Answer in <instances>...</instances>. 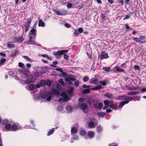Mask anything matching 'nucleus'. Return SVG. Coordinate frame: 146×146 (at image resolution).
<instances>
[{
    "instance_id": "1",
    "label": "nucleus",
    "mask_w": 146,
    "mask_h": 146,
    "mask_svg": "<svg viewBox=\"0 0 146 146\" xmlns=\"http://www.w3.org/2000/svg\"><path fill=\"white\" fill-rule=\"evenodd\" d=\"M59 93V91L58 89L52 88L51 92H44L41 95V96L42 98L45 100L50 101L54 94L58 95Z\"/></svg>"
},
{
    "instance_id": "2",
    "label": "nucleus",
    "mask_w": 146,
    "mask_h": 146,
    "mask_svg": "<svg viewBox=\"0 0 146 146\" xmlns=\"http://www.w3.org/2000/svg\"><path fill=\"white\" fill-rule=\"evenodd\" d=\"M36 34V30L35 28H32L29 33V40L28 41L29 44H34L36 45L35 39Z\"/></svg>"
},
{
    "instance_id": "3",
    "label": "nucleus",
    "mask_w": 146,
    "mask_h": 146,
    "mask_svg": "<svg viewBox=\"0 0 146 146\" xmlns=\"http://www.w3.org/2000/svg\"><path fill=\"white\" fill-rule=\"evenodd\" d=\"M23 76L24 77L25 79H26L24 82L25 84H27L28 83L33 82L35 81L36 79L35 78L28 76L24 72H23Z\"/></svg>"
},
{
    "instance_id": "4",
    "label": "nucleus",
    "mask_w": 146,
    "mask_h": 146,
    "mask_svg": "<svg viewBox=\"0 0 146 146\" xmlns=\"http://www.w3.org/2000/svg\"><path fill=\"white\" fill-rule=\"evenodd\" d=\"M61 95L63 98L61 97L59 98L58 100V102L67 101L70 99V97L68 96L65 92L62 93Z\"/></svg>"
},
{
    "instance_id": "5",
    "label": "nucleus",
    "mask_w": 146,
    "mask_h": 146,
    "mask_svg": "<svg viewBox=\"0 0 146 146\" xmlns=\"http://www.w3.org/2000/svg\"><path fill=\"white\" fill-rule=\"evenodd\" d=\"M104 102L105 106L103 108V110H105L108 107L111 108L113 107V102L112 101L107 100L105 101Z\"/></svg>"
},
{
    "instance_id": "6",
    "label": "nucleus",
    "mask_w": 146,
    "mask_h": 146,
    "mask_svg": "<svg viewBox=\"0 0 146 146\" xmlns=\"http://www.w3.org/2000/svg\"><path fill=\"white\" fill-rule=\"evenodd\" d=\"M68 52L67 50H62L56 52H54L53 54L57 58L60 57L61 56L64 54L67 53Z\"/></svg>"
},
{
    "instance_id": "7",
    "label": "nucleus",
    "mask_w": 146,
    "mask_h": 146,
    "mask_svg": "<svg viewBox=\"0 0 146 146\" xmlns=\"http://www.w3.org/2000/svg\"><path fill=\"white\" fill-rule=\"evenodd\" d=\"M27 21L25 23L24 26L25 27V32L27 31L30 27V24L31 23V19L30 18H29L27 19Z\"/></svg>"
},
{
    "instance_id": "8",
    "label": "nucleus",
    "mask_w": 146,
    "mask_h": 146,
    "mask_svg": "<svg viewBox=\"0 0 146 146\" xmlns=\"http://www.w3.org/2000/svg\"><path fill=\"white\" fill-rule=\"evenodd\" d=\"M21 125L17 123H14L12 126L11 131H15L21 129Z\"/></svg>"
},
{
    "instance_id": "9",
    "label": "nucleus",
    "mask_w": 146,
    "mask_h": 146,
    "mask_svg": "<svg viewBox=\"0 0 146 146\" xmlns=\"http://www.w3.org/2000/svg\"><path fill=\"white\" fill-rule=\"evenodd\" d=\"M53 11L55 14L58 15H64L66 13V11L63 9L61 10L60 11L55 10Z\"/></svg>"
},
{
    "instance_id": "10",
    "label": "nucleus",
    "mask_w": 146,
    "mask_h": 146,
    "mask_svg": "<svg viewBox=\"0 0 146 146\" xmlns=\"http://www.w3.org/2000/svg\"><path fill=\"white\" fill-rule=\"evenodd\" d=\"M108 53L102 51L101 52L98 58L103 59L108 58Z\"/></svg>"
},
{
    "instance_id": "11",
    "label": "nucleus",
    "mask_w": 146,
    "mask_h": 146,
    "mask_svg": "<svg viewBox=\"0 0 146 146\" xmlns=\"http://www.w3.org/2000/svg\"><path fill=\"white\" fill-rule=\"evenodd\" d=\"M118 98L120 100H125V101H129L133 100V97L126 96H119L118 97Z\"/></svg>"
},
{
    "instance_id": "12",
    "label": "nucleus",
    "mask_w": 146,
    "mask_h": 146,
    "mask_svg": "<svg viewBox=\"0 0 146 146\" xmlns=\"http://www.w3.org/2000/svg\"><path fill=\"white\" fill-rule=\"evenodd\" d=\"M81 108L82 110L85 113H87L88 111L87 109L88 108V106L87 104L84 103L82 104H81Z\"/></svg>"
},
{
    "instance_id": "13",
    "label": "nucleus",
    "mask_w": 146,
    "mask_h": 146,
    "mask_svg": "<svg viewBox=\"0 0 146 146\" xmlns=\"http://www.w3.org/2000/svg\"><path fill=\"white\" fill-rule=\"evenodd\" d=\"M113 71L115 73L123 72L125 73L124 70L123 69L120 68L119 67L117 66H115L113 70Z\"/></svg>"
},
{
    "instance_id": "14",
    "label": "nucleus",
    "mask_w": 146,
    "mask_h": 146,
    "mask_svg": "<svg viewBox=\"0 0 146 146\" xmlns=\"http://www.w3.org/2000/svg\"><path fill=\"white\" fill-rule=\"evenodd\" d=\"M24 38L23 37V36L19 37H15L14 40L15 42L21 43L23 40Z\"/></svg>"
},
{
    "instance_id": "15",
    "label": "nucleus",
    "mask_w": 146,
    "mask_h": 146,
    "mask_svg": "<svg viewBox=\"0 0 146 146\" xmlns=\"http://www.w3.org/2000/svg\"><path fill=\"white\" fill-rule=\"evenodd\" d=\"M12 126L11 124H9L7 125H6L4 128L3 129V131H11V130Z\"/></svg>"
},
{
    "instance_id": "16",
    "label": "nucleus",
    "mask_w": 146,
    "mask_h": 146,
    "mask_svg": "<svg viewBox=\"0 0 146 146\" xmlns=\"http://www.w3.org/2000/svg\"><path fill=\"white\" fill-rule=\"evenodd\" d=\"M74 87H72L69 88V89L67 90L66 92L68 94L72 96L74 93Z\"/></svg>"
},
{
    "instance_id": "17",
    "label": "nucleus",
    "mask_w": 146,
    "mask_h": 146,
    "mask_svg": "<svg viewBox=\"0 0 146 146\" xmlns=\"http://www.w3.org/2000/svg\"><path fill=\"white\" fill-rule=\"evenodd\" d=\"M65 80L66 82H69L70 84H72V81H75V79L74 78H70V77L66 78Z\"/></svg>"
},
{
    "instance_id": "18",
    "label": "nucleus",
    "mask_w": 146,
    "mask_h": 146,
    "mask_svg": "<svg viewBox=\"0 0 146 146\" xmlns=\"http://www.w3.org/2000/svg\"><path fill=\"white\" fill-rule=\"evenodd\" d=\"M129 102V101H125L121 102L119 105L118 108L119 109L121 108L125 104L128 103Z\"/></svg>"
},
{
    "instance_id": "19",
    "label": "nucleus",
    "mask_w": 146,
    "mask_h": 146,
    "mask_svg": "<svg viewBox=\"0 0 146 146\" xmlns=\"http://www.w3.org/2000/svg\"><path fill=\"white\" fill-rule=\"evenodd\" d=\"M7 46L9 48H13L15 47V44L12 42L7 43Z\"/></svg>"
},
{
    "instance_id": "20",
    "label": "nucleus",
    "mask_w": 146,
    "mask_h": 146,
    "mask_svg": "<svg viewBox=\"0 0 146 146\" xmlns=\"http://www.w3.org/2000/svg\"><path fill=\"white\" fill-rule=\"evenodd\" d=\"M98 80L96 78H92L89 81L91 84H96L98 82Z\"/></svg>"
},
{
    "instance_id": "21",
    "label": "nucleus",
    "mask_w": 146,
    "mask_h": 146,
    "mask_svg": "<svg viewBox=\"0 0 146 146\" xmlns=\"http://www.w3.org/2000/svg\"><path fill=\"white\" fill-rule=\"evenodd\" d=\"M19 66L20 68H22L24 69L25 70V71L27 72H29V70L25 68V64L21 62H19Z\"/></svg>"
},
{
    "instance_id": "22",
    "label": "nucleus",
    "mask_w": 146,
    "mask_h": 146,
    "mask_svg": "<svg viewBox=\"0 0 146 146\" xmlns=\"http://www.w3.org/2000/svg\"><path fill=\"white\" fill-rule=\"evenodd\" d=\"M146 42V40L145 38V36H141L140 38H139V42L142 43L145 42Z\"/></svg>"
},
{
    "instance_id": "23",
    "label": "nucleus",
    "mask_w": 146,
    "mask_h": 146,
    "mask_svg": "<svg viewBox=\"0 0 146 146\" xmlns=\"http://www.w3.org/2000/svg\"><path fill=\"white\" fill-rule=\"evenodd\" d=\"M104 96L107 97L109 99H112L113 98V96L112 94L110 93H106L104 94Z\"/></svg>"
},
{
    "instance_id": "24",
    "label": "nucleus",
    "mask_w": 146,
    "mask_h": 146,
    "mask_svg": "<svg viewBox=\"0 0 146 146\" xmlns=\"http://www.w3.org/2000/svg\"><path fill=\"white\" fill-rule=\"evenodd\" d=\"M71 134L73 136V134L76 133L77 132V129L76 127H74L72 128L71 129Z\"/></svg>"
},
{
    "instance_id": "25",
    "label": "nucleus",
    "mask_w": 146,
    "mask_h": 146,
    "mask_svg": "<svg viewBox=\"0 0 146 146\" xmlns=\"http://www.w3.org/2000/svg\"><path fill=\"white\" fill-rule=\"evenodd\" d=\"M89 137L90 138H92L94 137V133L93 132L90 131L88 132L87 133Z\"/></svg>"
},
{
    "instance_id": "26",
    "label": "nucleus",
    "mask_w": 146,
    "mask_h": 146,
    "mask_svg": "<svg viewBox=\"0 0 146 146\" xmlns=\"http://www.w3.org/2000/svg\"><path fill=\"white\" fill-rule=\"evenodd\" d=\"M45 24L44 22L41 19H40L39 21L38 25L39 27H44L45 26Z\"/></svg>"
},
{
    "instance_id": "27",
    "label": "nucleus",
    "mask_w": 146,
    "mask_h": 146,
    "mask_svg": "<svg viewBox=\"0 0 146 146\" xmlns=\"http://www.w3.org/2000/svg\"><path fill=\"white\" fill-rule=\"evenodd\" d=\"M66 109L67 111L70 113L72 112V108L69 105H67L66 107Z\"/></svg>"
},
{
    "instance_id": "28",
    "label": "nucleus",
    "mask_w": 146,
    "mask_h": 146,
    "mask_svg": "<svg viewBox=\"0 0 146 146\" xmlns=\"http://www.w3.org/2000/svg\"><path fill=\"white\" fill-rule=\"evenodd\" d=\"M140 92H138L132 91L129 92L127 95L129 96H133L136 94H138Z\"/></svg>"
},
{
    "instance_id": "29",
    "label": "nucleus",
    "mask_w": 146,
    "mask_h": 146,
    "mask_svg": "<svg viewBox=\"0 0 146 146\" xmlns=\"http://www.w3.org/2000/svg\"><path fill=\"white\" fill-rule=\"evenodd\" d=\"M80 135L83 136L85 135L86 133V131L84 129H81L80 130Z\"/></svg>"
},
{
    "instance_id": "30",
    "label": "nucleus",
    "mask_w": 146,
    "mask_h": 146,
    "mask_svg": "<svg viewBox=\"0 0 146 146\" xmlns=\"http://www.w3.org/2000/svg\"><path fill=\"white\" fill-rule=\"evenodd\" d=\"M109 82L108 80H104L102 81H100V83H101L102 85L103 86H105Z\"/></svg>"
},
{
    "instance_id": "31",
    "label": "nucleus",
    "mask_w": 146,
    "mask_h": 146,
    "mask_svg": "<svg viewBox=\"0 0 146 146\" xmlns=\"http://www.w3.org/2000/svg\"><path fill=\"white\" fill-rule=\"evenodd\" d=\"M78 139V137L77 135H74V137H72V138H71L70 140V142L71 143H73L74 140H77Z\"/></svg>"
},
{
    "instance_id": "32",
    "label": "nucleus",
    "mask_w": 146,
    "mask_h": 146,
    "mask_svg": "<svg viewBox=\"0 0 146 146\" xmlns=\"http://www.w3.org/2000/svg\"><path fill=\"white\" fill-rule=\"evenodd\" d=\"M55 130V129L54 128H52V129H50L49 131L48 132V134H47V135L48 136H50L54 132V131Z\"/></svg>"
},
{
    "instance_id": "33",
    "label": "nucleus",
    "mask_w": 146,
    "mask_h": 146,
    "mask_svg": "<svg viewBox=\"0 0 146 146\" xmlns=\"http://www.w3.org/2000/svg\"><path fill=\"white\" fill-rule=\"evenodd\" d=\"M106 114V113L102 112H100L97 113L99 117H104Z\"/></svg>"
},
{
    "instance_id": "34",
    "label": "nucleus",
    "mask_w": 146,
    "mask_h": 146,
    "mask_svg": "<svg viewBox=\"0 0 146 146\" xmlns=\"http://www.w3.org/2000/svg\"><path fill=\"white\" fill-rule=\"evenodd\" d=\"M56 70L59 71L62 73L64 76H65L66 74V73L64 72L63 70L60 68H56Z\"/></svg>"
},
{
    "instance_id": "35",
    "label": "nucleus",
    "mask_w": 146,
    "mask_h": 146,
    "mask_svg": "<svg viewBox=\"0 0 146 146\" xmlns=\"http://www.w3.org/2000/svg\"><path fill=\"white\" fill-rule=\"evenodd\" d=\"M90 88L84 89L82 91V93L84 94L89 93L90 92Z\"/></svg>"
},
{
    "instance_id": "36",
    "label": "nucleus",
    "mask_w": 146,
    "mask_h": 146,
    "mask_svg": "<svg viewBox=\"0 0 146 146\" xmlns=\"http://www.w3.org/2000/svg\"><path fill=\"white\" fill-rule=\"evenodd\" d=\"M29 89L31 90H33L35 88V86L33 84L30 85L29 86Z\"/></svg>"
},
{
    "instance_id": "37",
    "label": "nucleus",
    "mask_w": 146,
    "mask_h": 146,
    "mask_svg": "<svg viewBox=\"0 0 146 146\" xmlns=\"http://www.w3.org/2000/svg\"><path fill=\"white\" fill-rule=\"evenodd\" d=\"M102 88V86L101 85H99L95 87V90H99Z\"/></svg>"
},
{
    "instance_id": "38",
    "label": "nucleus",
    "mask_w": 146,
    "mask_h": 146,
    "mask_svg": "<svg viewBox=\"0 0 146 146\" xmlns=\"http://www.w3.org/2000/svg\"><path fill=\"white\" fill-rule=\"evenodd\" d=\"M51 82L50 80H47L46 81L45 85H47L48 86H50L51 85Z\"/></svg>"
},
{
    "instance_id": "39",
    "label": "nucleus",
    "mask_w": 146,
    "mask_h": 146,
    "mask_svg": "<svg viewBox=\"0 0 146 146\" xmlns=\"http://www.w3.org/2000/svg\"><path fill=\"white\" fill-rule=\"evenodd\" d=\"M6 60L5 58H2L0 60V65L3 64L6 61Z\"/></svg>"
},
{
    "instance_id": "40",
    "label": "nucleus",
    "mask_w": 146,
    "mask_h": 146,
    "mask_svg": "<svg viewBox=\"0 0 146 146\" xmlns=\"http://www.w3.org/2000/svg\"><path fill=\"white\" fill-rule=\"evenodd\" d=\"M46 81L44 80H41L40 82V84L41 86L45 85Z\"/></svg>"
},
{
    "instance_id": "41",
    "label": "nucleus",
    "mask_w": 146,
    "mask_h": 146,
    "mask_svg": "<svg viewBox=\"0 0 146 146\" xmlns=\"http://www.w3.org/2000/svg\"><path fill=\"white\" fill-rule=\"evenodd\" d=\"M103 106V104L102 103H99L98 104V108L99 110H101Z\"/></svg>"
},
{
    "instance_id": "42",
    "label": "nucleus",
    "mask_w": 146,
    "mask_h": 146,
    "mask_svg": "<svg viewBox=\"0 0 146 146\" xmlns=\"http://www.w3.org/2000/svg\"><path fill=\"white\" fill-rule=\"evenodd\" d=\"M23 57L29 62L31 61V59L28 56H23Z\"/></svg>"
},
{
    "instance_id": "43",
    "label": "nucleus",
    "mask_w": 146,
    "mask_h": 146,
    "mask_svg": "<svg viewBox=\"0 0 146 146\" xmlns=\"http://www.w3.org/2000/svg\"><path fill=\"white\" fill-rule=\"evenodd\" d=\"M89 79V77L87 76H86L84 77L83 81L84 82H86L88 81Z\"/></svg>"
},
{
    "instance_id": "44",
    "label": "nucleus",
    "mask_w": 146,
    "mask_h": 146,
    "mask_svg": "<svg viewBox=\"0 0 146 146\" xmlns=\"http://www.w3.org/2000/svg\"><path fill=\"white\" fill-rule=\"evenodd\" d=\"M89 126L90 127H93L94 126V123L93 122H90L89 123Z\"/></svg>"
},
{
    "instance_id": "45",
    "label": "nucleus",
    "mask_w": 146,
    "mask_h": 146,
    "mask_svg": "<svg viewBox=\"0 0 146 146\" xmlns=\"http://www.w3.org/2000/svg\"><path fill=\"white\" fill-rule=\"evenodd\" d=\"M8 121V120L7 119H4L3 121V125H7V124H9Z\"/></svg>"
},
{
    "instance_id": "46",
    "label": "nucleus",
    "mask_w": 146,
    "mask_h": 146,
    "mask_svg": "<svg viewBox=\"0 0 146 146\" xmlns=\"http://www.w3.org/2000/svg\"><path fill=\"white\" fill-rule=\"evenodd\" d=\"M111 67H103L102 68L103 70L107 72H109L110 69Z\"/></svg>"
},
{
    "instance_id": "47",
    "label": "nucleus",
    "mask_w": 146,
    "mask_h": 146,
    "mask_svg": "<svg viewBox=\"0 0 146 146\" xmlns=\"http://www.w3.org/2000/svg\"><path fill=\"white\" fill-rule=\"evenodd\" d=\"M131 16V15L130 14L126 15L125 16V17L123 18V20H125L129 19L130 18Z\"/></svg>"
},
{
    "instance_id": "48",
    "label": "nucleus",
    "mask_w": 146,
    "mask_h": 146,
    "mask_svg": "<svg viewBox=\"0 0 146 146\" xmlns=\"http://www.w3.org/2000/svg\"><path fill=\"white\" fill-rule=\"evenodd\" d=\"M59 82L62 85H64V82L63 81V80L62 79H60L59 80Z\"/></svg>"
},
{
    "instance_id": "49",
    "label": "nucleus",
    "mask_w": 146,
    "mask_h": 146,
    "mask_svg": "<svg viewBox=\"0 0 146 146\" xmlns=\"http://www.w3.org/2000/svg\"><path fill=\"white\" fill-rule=\"evenodd\" d=\"M74 81H75V82H74L75 85L76 87L78 86H79V82L78 81L76 80V79H75V80Z\"/></svg>"
},
{
    "instance_id": "50",
    "label": "nucleus",
    "mask_w": 146,
    "mask_h": 146,
    "mask_svg": "<svg viewBox=\"0 0 146 146\" xmlns=\"http://www.w3.org/2000/svg\"><path fill=\"white\" fill-rule=\"evenodd\" d=\"M102 130V127L100 126H98L97 127V131L98 132H100Z\"/></svg>"
},
{
    "instance_id": "51",
    "label": "nucleus",
    "mask_w": 146,
    "mask_h": 146,
    "mask_svg": "<svg viewBox=\"0 0 146 146\" xmlns=\"http://www.w3.org/2000/svg\"><path fill=\"white\" fill-rule=\"evenodd\" d=\"M72 4L71 3H68L67 4V7L68 9H70L72 8Z\"/></svg>"
},
{
    "instance_id": "52",
    "label": "nucleus",
    "mask_w": 146,
    "mask_h": 146,
    "mask_svg": "<svg viewBox=\"0 0 146 146\" xmlns=\"http://www.w3.org/2000/svg\"><path fill=\"white\" fill-rule=\"evenodd\" d=\"M132 39L137 42H139V38L135 37H133Z\"/></svg>"
},
{
    "instance_id": "53",
    "label": "nucleus",
    "mask_w": 146,
    "mask_h": 146,
    "mask_svg": "<svg viewBox=\"0 0 146 146\" xmlns=\"http://www.w3.org/2000/svg\"><path fill=\"white\" fill-rule=\"evenodd\" d=\"M140 67L137 65H135L134 66V68L135 70H140Z\"/></svg>"
},
{
    "instance_id": "54",
    "label": "nucleus",
    "mask_w": 146,
    "mask_h": 146,
    "mask_svg": "<svg viewBox=\"0 0 146 146\" xmlns=\"http://www.w3.org/2000/svg\"><path fill=\"white\" fill-rule=\"evenodd\" d=\"M57 110L58 111H62L63 110V108L62 106H58L57 108Z\"/></svg>"
},
{
    "instance_id": "55",
    "label": "nucleus",
    "mask_w": 146,
    "mask_h": 146,
    "mask_svg": "<svg viewBox=\"0 0 146 146\" xmlns=\"http://www.w3.org/2000/svg\"><path fill=\"white\" fill-rule=\"evenodd\" d=\"M105 17L106 16L105 15L103 14H102L100 16L101 19L102 20L105 19Z\"/></svg>"
},
{
    "instance_id": "56",
    "label": "nucleus",
    "mask_w": 146,
    "mask_h": 146,
    "mask_svg": "<svg viewBox=\"0 0 146 146\" xmlns=\"http://www.w3.org/2000/svg\"><path fill=\"white\" fill-rule=\"evenodd\" d=\"M64 26L65 27L67 28H69L71 27V25L68 23H66L64 24Z\"/></svg>"
},
{
    "instance_id": "57",
    "label": "nucleus",
    "mask_w": 146,
    "mask_h": 146,
    "mask_svg": "<svg viewBox=\"0 0 146 146\" xmlns=\"http://www.w3.org/2000/svg\"><path fill=\"white\" fill-rule=\"evenodd\" d=\"M79 34V33L77 31H76V30L75 29L74 33V35L76 36V35Z\"/></svg>"
},
{
    "instance_id": "58",
    "label": "nucleus",
    "mask_w": 146,
    "mask_h": 146,
    "mask_svg": "<svg viewBox=\"0 0 146 146\" xmlns=\"http://www.w3.org/2000/svg\"><path fill=\"white\" fill-rule=\"evenodd\" d=\"M64 57L65 59L67 60L68 58V56L67 54H64Z\"/></svg>"
},
{
    "instance_id": "59",
    "label": "nucleus",
    "mask_w": 146,
    "mask_h": 146,
    "mask_svg": "<svg viewBox=\"0 0 146 146\" xmlns=\"http://www.w3.org/2000/svg\"><path fill=\"white\" fill-rule=\"evenodd\" d=\"M78 31L80 33H82L83 31V29L82 28H79L78 29Z\"/></svg>"
},
{
    "instance_id": "60",
    "label": "nucleus",
    "mask_w": 146,
    "mask_h": 146,
    "mask_svg": "<svg viewBox=\"0 0 146 146\" xmlns=\"http://www.w3.org/2000/svg\"><path fill=\"white\" fill-rule=\"evenodd\" d=\"M98 104L97 103H94V107L96 109L98 108Z\"/></svg>"
},
{
    "instance_id": "61",
    "label": "nucleus",
    "mask_w": 146,
    "mask_h": 146,
    "mask_svg": "<svg viewBox=\"0 0 146 146\" xmlns=\"http://www.w3.org/2000/svg\"><path fill=\"white\" fill-rule=\"evenodd\" d=\"M84 98H80L79 99V102H83L84 101Z\"/></svg>"
},
{
    "instance_id": "62",
    "label": "nucleus",
    "mask_w": 146,
    "mask_h": 146,
    "mask_svg": "<svg viewBox=\"0 0 146 146\" xmlns=\"http://www.w3.org/2000/svg\"><path fill=\"white\" fill-rule=\"evenodd\" d=\"M35 86V88H40L41 86V85L40 84H37L36 86Z\"/></svg>"
},
{
    "instance_id": "63",
    "label": "nucleus",
    "mask_w": 146,
    "mask_h": 146,
    "mask_svg": "<svg viewBox=\"0 0 146 146\" xmlns=\"http://www.w3.org/2000/svg\"><path fill=\"white\" fill-rule=\"evenodd\" d=\"M140 97L139 96H136L135 97V98L136 99V100L138 101H139L140 100Z\"/></svg>"
},
{
    "instance_id": "64",
    "label": "nucleus",
    "mask_w": 146,
    "mask_h": 146,
    "mask_svg": "<svg viewBox=\"0 0 146 146\" xmlns=\"http://www.w3.org/2000/svg\"><path fill=\"white\" fill-rule=\"evenodd\" d=\"M118 2L120 4L123 5L124 3V1L123 0L118 1Z\"/></svg>"
}]
</instances>
